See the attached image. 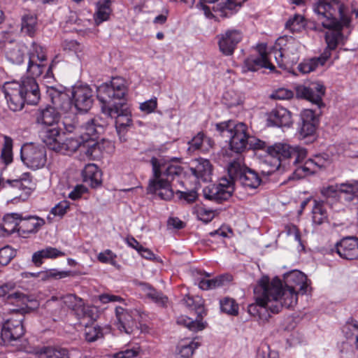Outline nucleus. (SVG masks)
Returning a JSON list of instances; mask_svg holds the SVG:
<instances>
[{"label":"nucleus","mask_w":358,"mask_h":358,"mask_svg":"<svg viewBox=\"0 0 358 358\" xmlns=\"http://www.w3.org/2000/svg\"><path fill=\"white\" fill-rule=\"evenodd\" d=\"M69 351L60 347H45L41 349L38 358H69Z\"/></svg>","instance_id":"43"},{"label":"nucleus","mask_w":358,"mask_h":358,"mask_svg":"<svg viewBox=\"0 0 358 358\" xmlns=\"http://www.w3.org/2000/svg\"><path fill=\"white\" fill-rule=\"evenodd\" d=\"M189 171L191 174L197 179L207 182L210 180L212 166L209 160L200 159L197 161L195 166H191L189 168Z\"/></svg>","instance_id":"31"},{"label":"nucleus","mask_w":358,"mask_h":358,"mask_svg":"<svg viewBox=\"0 0 358 358\" xmlns=\"http://www.w3.org/2000/svg\"><path fill=\"white\" fill-rule=\"evenodd\" d=\"M183 301L188 308L195 311L197 317L194 320L189 317H180L178 320L177 322L180 324H183L193 331L203 330L205 328V324L202 322V320L206 315L203 299L199 296H186L183 299Z\"/></svg>","instance_id":"11"},{"label":"nucleus","mask_w":358,"mask_h":358,"mask_svg":"<svg viewBox=\"0 0 358 358\" xmlns=\"http://www.w3.org/2000/svg\"><path fill=\"white\" fill-rule=\"evenodd\" d=\"M220 310L227 315L236 316L238 314V304L229 297H225L220 301Z\"/></svg>","instance_id":"45"},{"label":"nucleus","mask_w":358,"mask_h":358,"mask_svg":"<svg viewBox=\"0 0 358 358\" xmlns=\"http://www.w3.org/2000/svg\"><path fill=\"white\" fill-rule=\"evenodd\" d=\"M34 77H27L21 83L15 81L8 82L2 86V92L11 110H21L25 103L36 105L38 103L41 94Z\"/></svg>","instance_id":"7"},{"label":"nucleus","mask_w":358,"mask_h":358,"mask_svg":"<svg viewBox=\"0 0 358 358\" xmlns=\"http://www.w3.org/2000/svg\"><path fill=\"white\" fill-rule=\"evenodd\" d=\"M38 29L37 17L34 14H25L21 18V31L33 37Z\"/></svg>","instance_id":"40"},{"label":"nucleus","mask_w":358,"mask_h":358,"mask_svg":"<svg viewBox=\"0 0 358 358\" xmlns=\"http://www.w3.org/2000/svg\"><path fill=\"white\" fill-rule=\"evenodd\" d=\"M87 189L83 185H77L69 192V198L72 200H76L82 196L87 192Z\"/></svg>","instance_id":"64"},{"label":"nucleus","mask_w":358,"mask_h":358,"mask_svg":"<svg viewBox=\"0 0 358 358\" xmlns=\"http://www.w3.org/2000/svg\"><path fill=\"white\" fill-rule=\"evenodd\" d=\"M336 253L343 259L354 260L358 259V238L348 236L343 238L335 245Z\"/></svg>","instance_id":"20"},{"label":"nucleus","mask_w":358,"mask_h":358,"mask_svg":"<svg viewBox=\"0 0 358 358\" xmlns=\"http://www.w3.org/2000/svg\"><path fill=\"white\" fill-rule=\"evenodd\" d=\"M292 52L298 54V45L293 41H290L285 45L284 60H291Z\"/></svg>","instance_id":"63"},{"label":"nucleus","mask_w":358,"mask_h":358,"mask_svg":"<svg viewBox=\"0 0 358 358\" xmlns=\"http://www.w3.org/2000/svg\"><path fill=\"white\" fill-rule=\"evenodd\" d=\"M38 275L43 280H47L50 278L61 279L70 276L71 275V271H60L57 269H49L45 271L40 272Z\"/></svg>","instance_id":"48"},{"label":"nucleus","mask_w":358,"mask_h":358,"mask_svg":"<svg viewBox=\"0 0 358 358\" xmlns=\"http://www.w3.org/2000/svg\"><path fill=\"white\" fill-rule=\"evenodd\" d=\"M220 51L225 56L232 55L243 39V33L235 29L226 30L216 36Z\"/></svg>","instance_id":"14"},{"label":"nucleus","mask_w":358,"mask_h":358,"mask_svg":"<svg viewBox=\"0 0 358 358\" xmlns=\"http://www.w3.org/2000/svg\"><path fill=\"white\" fill-rule=\"evenodd\" d=\"M216 128L223 136H230L229 147L232 151L241 153L248 148L250 136L245 124L228 121L217 124Z\"/></svg>","instance_id":"10"},{"label":"nucleus","mask_w":358,"mask_h":358,"mask_svg":"<svg viewBox=\"0 0 358 358\" xmlns=\"http://www.w3.org/2000/svg\"><path fill=\"white\" fill-rule=\"evenodd\" d=\"M99 117H92L82 124L81 129L85 138H97L98 136L103 132L104 128L101 123Z\"/></svg>","instance_id":"29"},{"label":"nucleus","mask_w":358,"mask_h":358,"mask_svg":"<svg viewBox=\"0 0 358 358\" xmlns=\"http://www.w3.org/2000/svg\"><path fill=\"white\" fill-rule=\"evenodd\" d=\"M15 250L10 246H5L0 249V264L6 266L10 263L15 256Z\"/></svg>","instance_id":"54"},{"label":"nucleus","mask_w":358,"mask_h":358,"mask_svg":"<svg viewBox=\"0 0 358 358\" xmlns=\"http://www.w3.org/2000/svg\"><path fill=\"white\" fill-rule=\"evenodd\" d=\"M343 331L345 334L348 339L355 338V346L358 350V321L348 324L343 327Z\"/></svg>","instance_id":"52"},{"label":"nucleus","mask_w":358,"mask_h":358,"mask_svg":"<svg viewBox=\"0 0 358 358\" xmlns=\"http://www.w3.org/2000/svg\"><path fill=\"white\" fill-rule=\"evenodd\" d=\"M229 179L221 178L217 185H213L203 189L206 199L221 203L229 199L234 191V184L240 185L247 191L257 189L262 182L259 173L238 161H233L228 166Z\"/></svg>","instance_id":"2"},{"label":"nucleus","mask_w":358,"mask_h":358,"mask_svg":"<svg viewBox=\"0 0 358 358\" xmlns=\"http://www.w3.org/2000/svg\"><path fill=\"white\" fill-rule=\"evenodd\" d=\"M313 10L323 27L328 29L325 34L327 51L330 56L343 40L342 29L350 23L348 8L341 0H317L313 4Z\"/></svg>","instance_id":"3"},{"label":"nucleus","mask_w":358,"mask_h":358,"mask_svg":"<svg viewBox=\"0 0 358 358\" xmlns=\"http://www.w3.org/2000/svg\"><path fill=\"white\" fill-rule=\"evenodd\" d=\"M59 112L55 108L48 106L39 110L37 115V122L46 125L47 127L56 126L59 120Z\"/></svg>","instance_id":"32"},{"label":"nucleus","mask_w":358,"mask_h":358,"mask_svg":"<svg viewBox=\"0 0 358 358\" xmlns=\"http://www.w3.org/2000/svg\"><path fill=\"white\" fill-rule=\"evenodd\" d=\"M275 59L278 66L284 70H289L293 65L296 64L299 59V54L296 52H292L291 60H284L285 48H280L278 50H275L273 52Z\"/></svg>","instance_id":"41"},{"label":"nucleus","mask_w":358,"mask_h":358,"mask_svg":"<svg viewBox=\"0 0 358 358\" xmlns=\"http://www.w3.org/2000/svg\"><path fill=\"white\" fill-rule=\"evenodd\" d=\"M341 200L351 201L354 199L355 187L352 184L341 183L338 185Z\"/></svg>","instance_id":"49"},{"label":"nucleus","mask_w":358,"mask_h":358,"mask_svg":"<svg viewBox=\"0 0 358 358\" xmlns=\"http://www.w3.org/2000/svg\"><path fill=\"white\" fill-rule=\"evenodd\" d=\"M294 96V92L286 88H278L274 90L270 95L273 99L285 100L289 99Z\"/></svg>","instance_id":"57"},{"label":"nucleus","mask_w":358,"mask_h":358,"mask_svg":"<svg viewBox=\"0 0 358 358\" xmlns=\"http://www.w3.org/2000/svg\"><path fill=\"white\" fill-rule=\"evenodd\" d=\"M9 287L11 286L8 284L0 286V297H5L6 303L15 304L20 309L12 310L14 313L13 316L8 319L3 324L1 337L4 341L7 342L17 341L24 333L22 324L24 315L21 311L24 310V308H35L38 306L37 301L33 297L20 292H9Z\"/></svg>","instance_id":"4"},{"label":"nucleus","mask_w":358,"mask_h":358,"mask_svg":"<svg viewBox=\"0 0 358 358\" xmlns=\"http://www.w3.org/2000/svg\"><path fill=\"white\" fill-rule=\"evenodd\" d=\"M6 184L10 185L12 187L21 191L22 192L17 196L22 201L28 199L32 190L34 188V184L29 177V173H27L23 175V177L17 180H7L0 179V187H6Z\"/></svg>","instance_id":"22"},{"label":"nucleus","mask_w":358,"mask_h":358,"mask_svg":"<svg viewBox=\"0 0 358 358\" xmlns=\"http://www.w3.org/2000/svg\"><path fill=\"white\" fill-rule=\"evenodd\" d=\"M5 47L6 57L9 62L15 64H20L24 62L27 53V47L24 43L10 41Z\"/></svg>","instance_id":"26"},{"label":"nucleus","mask_w":358,"mask_h":358,"mask_svg":"<svg viewBox=\"0 0 358 358\" xmlns=\"http://www.w3.org/2000/svg\"><path fill=\"white\" fill-rule=\"evenodd\" d=\"M275 280L280 282V285H278L279 290L276 293L278 301L275 305L271 306L273 312H280L283 307L293 308L297 303L298 294H306L309 285L307 276L297 270L285 274L283 282L278 277L274 278L271 282Z\"/></svg>","instance_id":"6"},{"label":"nucleus","mask_w":358,"mask_h":358,"mask_svg":"<svg viewBox=\"0 0 358 358\" xmlns=\"http://www.w3.org/2000/svg\"><path fill=\"white\" fill-rule=\"evenodd\" d=\"M20 215L16 213H8L4 215L3 222L0 224V229L10 235L18 232Z\"/></svg>","instance_id":"38"},{"label":"nucleus","mask_w":358,"mask_h":358,"mask_svg":"<svg viewBox=\"0 0 358 358\" xmlns=\"http://www.w3.org/2000/svg\"><path fill=\"white\" fill-rule=\"evenodd\" d=\"M262 68L274 69L275 66L268 61L267 54L261 52L257 56L251 55L244 61L243 69L246 71H256Z\"/></svg>","instance_id":"27"},{"label":"nucleus","mask_w":358,"mask_h":358,"mask_svg":"<svg viewBox=\"0 0 358 358\" xmlns=\"http://www.w3.org/2000/svg\"><path fill=\"white\" fill-rule=\"evenodd\" d=\"M69 208V202L66 201H62L52 208L51 213H52L54 215L62 217L66 213V210Z\"/></svg>","instance_id":"60"},{"label":"nucleus","mask_w":358,"mask_h":358,"mask_svg":"<svg viewBox=\"0 0 358 358\" xmlns=\"http://www.w3.org/2000/svg\"><path fill=\"white\" fill-rule=\"evenodd\" d=\"M187 152L193 155L196 152H206L213 147V141L206 137L203 132H199L188 142Z\"/></svg>","instance_id":"28"},{"label":"nucleus","mask_w":358,"mask_h":358,"mask_svg":"<svg viewBox=\"0 0 358 358\" xmlns=\"http://www.w3.org/2000/svg\"><path fill=\"white\" fill-rule=\"evenodd\" d=\"M257 358H279L278 353L271 350L266 343H262L257 350Z\"/></svg>","instance_id":"56"},{"label":"nucleus","mask_w":358,"mask_h":358,"mask_svg":"<svg viewBox=\"0 0 358 358\" xmlns=\"http://www.w3.org/2000/svg\"><path fill=\"white\" fill-rule=\"evenodd\" d=\"M279 285L278 280L270 282L268 277L263 276L254 289L255 303L248 306V313L260 320L266 319L267 315H269L268 310L272 313H278L279 312H273L271 306L275 305V302L278 301L276 293L279 290Z\"/></svg>","instance_id":"8"},{"label":"nucleus","mask_w":358,"mask_h":358,"mask_svg":"<svg viewBox=\"0 0 358 358\" xmlns=\"http://www.w3.org/2000/svg\"><path fill=\"white\" fill-rule=\"evenodd\" d=\"M20 157L24 164L34 170L42 168L46 162V152L43 147L31 145L22 148Z\"/></svg>","instance_id":"16"},{"label":"nucleus","mask_w":358,"mask_h":358,"mask_svg":"<svg viewBox=\"0 0 358 358\" xmlns=\"http://www.w3.org/2000/svg\"><path fill=\"white\" fill-rule=\"evenodd\" d=\"M85 326V338L87 342H94L103 337L102 329L99 326L90 327L88 323Z\"/></svg>","instance_id":"47"},{"label":"nucleus","mask_w":358,"mask_h":358,"mask_svg":"<svg viewBox=\"0 0 358 358\" xmlns=\"http://www.w3.org/2000/svg\"><path fill=\"white\" fill-rule=\"evenodd\" d=\"M46 60L47 55L45 48L36 42H33L29 53L27 71L31 76H40L46 69L45 64H44Z\"/></svg>","instance_id":"13"},{"label":"nucleus","mask_w":358,"mask_h":358,"mask_svg":"<svg viewBox=\"0 0 358 358\" xmlns=\"http://www.w3.org/2000/svg\"><path fill=\"white\" fill-rule=\"evenodd\" d=\"M222 102L228 108L236 106L241 103V97L234 91L229 90L225 92L222 96Z\"/></svg>","instance_id":"50"},{"label":"nucleus","mask_w":358,"mask_h":358,"mask_svg":"<svg viewBox=\"0 0 358 358\" xmlns=\"http://www.w3.org/2000/svg\"><path fill=\"white\" fill-rule=\"evenodd\" d=\"M321 193L327 199V202H329V199H331L336 201L341 200L338 185L323 188Z\"/></svg>","instance_id":"55"},{"label":"nucleus","mask_w":358,"mask_h":358,"mask_svg":"<svg viewBox=\"0 0 358 358\" xmlns=\"http://www.w3.org/2000/svg\"><path fill=\"white\" fill-rule=\"evenodd\" d=\"M157 106V99H151L148 100L140 105V109L145 112L146 113H150L153 112Z\"/></svg>","instance_id":"61"},{"label":"nucleus","mask_w":358,"mask_h":358,"mask_svg":"<svg viewBox=\"0 0 358 358\" xmlns=\"http://www.w3.org/2000/svg\"><path fill=\"white\" fill-rule=\"evenodd\" d=\"M319 120L313 110H304L301 114L298 133L301 138H314Z\"/></svg>","instance_id":"19"},{"label":"nucleus","mask_w":358,"mask_h":358,"mask_svg":"<svg viewBox=\"0 0 358 358\" xmlns=\"http://www.w3.org/2000/svg\"><path fill=\"white\" fill-rule=\"evenodd\" d=\"M45 223V220L38 216L22 217L20 215L18 233L22 237H27L31 234L37 233Z\"/></svg>","instance_id":"23"},{"label":"nucleus","mask_w":358,"mask_h":358,"mask_svg":"<svg viewBox=\"0 0 358 358\" xmlns=\"http://www.w3.org/2000/svg\"><path fill=\"white\" fill-rule=\"evenodd\" d=\"M324 94L325 87L320 83H311L308 85L296 87V95L298 98L306 99L319 108L322 105V97Z\"/></svg>","instance_id":"17"},{"label":"nucleus","mask_w":358,"mask_h":358,"mask_svg":"<svg viewBox=\"0 0 358 358\" xmlns=\"http://www.w3.org/2000/svg\"><path fill=\"white\" fill-rule=\"evenodd\" d=\"M312 213L313 222L315 224L321 225L328 220L327 212L324 206L323 201L314 200Z\"/></svg>","instance_id":"42"},{"label":"nucleus","mask_w":358,"mask_h":358,"mask_svg":"<svg viewBox=\"0 0 358 358\" xmlns=\"http://www.w3.org/2000/svg\"><path fill=\"white\" fill-rule=\"evenodd\" d=\"M64 134L57 126L47 127L41 132V138L46 146L56 152L59 143L63 141Z\"/></svg>","instance_id":"24"},{"label":"nucleus","mask_w":358,"mask_h":358,"mask_svg":"<svg viewBox=\"0 0 358 358\" xmlns=\"http://www.w3.org/2000/svg\"><path fill=\"white\" fill-rule=\"evenodd\" d=\"M247 149L258 150H266L269 156L274 160L273 166L278 169L281 165V161L290 159L293 164H300L306 156V150L299 147H292L286 143H276L268 146L263 141L255 136H250Z\"/></svg>","instance_id":"9"},{"label":"nucleus","mask_w":358,"mask_h":358,"mask_svg":"<svg viewBox=\"0 0 358 358\" xmlns=\"http://www.w3.org/2000/svg\"><path fill=\"white\" fill-rule=\"evenodd\" d=\"M198 343L194 341L180 343L177 347L178 353L182 357L189 358L193 355L194 350L198 348Z\"/></svg>","instance_id":"51"},{"label":"nucleus","mask_w":358,"mask_h":358,"mask_svg":"<svg viewBox=\"0 0 358 358\" xmlns=\"http://www.w3.org/2000/svg\"><path fill=\"white\" fill-rule=\"evenodd\" d=\"M97 138H85L83 136L81 153H84L88 158H94L98 157L100 152V145L96 141Z\"/></svg>","instance_id":"39"},{"label":"nucleus","mask_w":358,"mask_h":358,"mask_svg":"<svg viewBox=\"0 0 358 358\" xmlns=\"http://www.w3.org/2000/svg\"><path fill=\"white\" fill-rule=\"evenodd\" d=\"M267 121L270 126L289 127L292 123V114L283 107H276L268 114Z\"/></svg>","instance_id":"25"},{"label":"nucleus","mask_w":358,"mask_h":358,"mask_svg":"<svg viewBox=\"0 0 358 358\" xmlns=\"http://www.w3.org/2000/svg\"><path fill=\"white\" fill-rule=\"evenodd\" d=\"M64 256L65 253L56 248L47 247L34 252L32 255V262L36 266H39L43 263V259H55Z\"/></svg>","instance_id":"36"},{"label":"nucleus","mask_w":358,"mask_h":358,"mask_svg":"<svg viewBox=\"0 0 358 358\" xmlns=\"http://www.w3.org/2000/svg\"><path fill=\"white\" fill-rule=\"evenodd\" d=\"M152 167L153 179L150 180L147 190L148 193L156 194L162 199L170 200L174 192L171 182L182 173L183 169L173 162L165 161L153 157L150 159Z\"/></svg>","instance_id":"5"},{"label":"nucleus","mask_w":358,"mask_h":358,"mask_svg":"<svg viewBox=\"0 0 358 358\" xmlns=\"http://www.w3.org/2000/svg\"><path fill=\"white\" fill-rule=\"evenodd\" d=\"M116 255L110 250H106L105 251L100 252L98 256V260L101 263H110L112 264Z\"/></svg>","instance_id":"62"},{"label":"nucleus","mask_w":358,"mask_h":358,"mask_svg":"<svg viewBox=\"0 0 358 358\" xmlns=\"http://www.w3.org/2000/svg\"><path fill=\"white\" fill-rule=\"evenodd\" d=\"M176 194L178 195L179 200L182 203H192L198 198V194L195 189L188 191L177 190Z\"/></svg>","instance_id":"53"},{"label":"nucleus","mask_w":358,"mask_h":358,"mask_svg":"<svg viewBox=\"0 0 358 358\" xmlns=\"http://www.w3.org/2000/svg\"><path fill=\"white\" fill-rule=\"evenodd\" d=\"M196 215L199 220L205 223H208L213 220L214 217V213L213 210H207L203 208H199L196 210Z\"/></svg>","instance_id":"59"},{"label":"nucleus","mask_w":358,"mask_h":358,"mask_svg":"<svg viewBox=\"0 0 358 358\" xmlns=\"http://www.w3.org/2000/svg\"><path fill=\"white\" fill-rule=\"evenodd\" d=\"M83 136L79 138H66L59 143L56 152L70 155L77 150L80 152Z\"/></svg>","instance_id":"35"},{"label":"nucleus","mask_w":358,"mask_h":358,"mask_svg":"<svg viewBox=\"0 0 358 358\" xmlns=\"http://www.w3.org/2000/svg\"><path fill=\"white\" fill-rule=\"evenodd\" d=\"M232 280V276L229 274H223L211 279V289L225 285L227 282Z\"/></svg>","instance_id":"58"},{"label":"nucleus","mask_w":358,"mask_h":358,"mask_svg":"<svg viewBox=\"0 0 358 358\" xmlns=\"http://www.w3.org/2000/svg\"><path fill=\"white\" fill-rule=\"evenodd\" d=\"M329 58L330 54L326 51L319 57H313L301 62L297 69L302 73H308L315 71L319 66H323Z\"/></svg>","instance_id":"33"},{"label":"nucleus","mask_w":358,"mask_h":358,"mask_svg":"<svg viewBox=\"0 0 358 358\" xmlns=\"http://www.w3.org/2000/svg\"><path fill=\"white\" fill-rule=\"evenodd\" d=\"M46 93L50 98L53 108L61 113H67L71 108V100L63 86L48 87Z\"/></svg>","instance_id":"18"},{"label":"nucleus","mask_w":358,"mask_h":358,"mask_svg":"<svg viewBox=\"0 0 358 358\" xmlns=\"http://www.w3.org/2000/svg\"><path fill=\"white\" fill-rule=\"evenodd\" d=\"M101 171L94 164L86 165L82 171L83 181L96 187L101 183Z\"/></svg>","instance_id":"34"},{"label":"nucleus","mask_w":358,"mask_h":358,"mask_svg":"<svg viewBox=\"0 0 358 358\" xmlns=\"http://www.w3.org/2000/svg\"><path fill=\"white\" fill-rule=\"evenodd\" d=\"M72 101L77 110L87 113L94 103L93 90L88 85H76L72 90Z\"/></svg>","instance_id":"15"},{"label":"nucleus","mask_w":358,"mask_h":358,"mask_svg":"<svg viewBox=\"0 0 358 358\" xmlns=\"http://www.w3.org/2000/svg\"><path fill=\"white\" fill-rule=\"evenodd\" d=\"M13 139L8 136H3V143L1 151L0 159L6 166L10 164L13 159Z\"/></svg>","instance_id":"44"},{"label":"nucleus","mask_w":358,"mask_h":358,"mask_svg":"<svg viewBox=\"0 0 358 358\" xmlns=\"http://www.w3.org/2000/svg\"><path fill=\"white\" fill-rule=\"evenodd\" d=\"M127 93L126 81L121 77L113 78L109 83L97 87L96 97L102 103V113L115 119V128L121 142L127 141L126 134L132 126L131 112L122 100Z\"/></svg>","instance_id":"1"},{"label":"nucleus","mask_w":358,"mask_h":358,"mask_svg":"<svg viewBox=\"0 0 358 358\" xmlns=\"http://www.w3.org/2000/svg\"><path fill=\"white\" fill-rule=\"evenodd\" d=\"M64 303L78 320L87 319L89 322H93L98 317L97 310L94 306L85 305L81 298L74 294L65 296Z\"/></svg>","instance_id":"12"},{"label":"nucleus","mask_w":358,"mask_h":358,"mask_svg":"<svg viewBox=\"0 0 358 358\" xmlns=\"http://www.w3.org/2000/svg\"><path fill=\"white\" fill-rule=\"evenodd\" d=\"M323 166L317 162L313 158L307 159L303 164H299L293 172V179H300L308 176L315 174L317 171L324 169Z\"/></svg>","instance_id":"30"},{"label":"nucleus","mask_w":358,"mask_h":358,"mask_svg":"<svg viewBox=\"0 0 358 358\" xmlns=\"http://www.w3.org/2000/svg\"><path fill=\"white\" fill-rule=\"evenodd\" d=\"M138 285L141 287L142 290L145 292L149 299L160 306H166L169 299L162 292L156 290L150 284L146 282H138Z\"/></svg>","instance_id":"37"},{"label":"nucleus","mask_w":358,"mask_h":358,"mask_svg":"<svg viewBox=\"0 0 358 358\" xmlns=\"http://www.w3.org/2000/svg\"><path fill=\"white\" fill-rule=\"evenodd\" d=\"M109 2L107 0L104 3H99L97 5V10L94 14V20L97 25L108 20L111 13Z\"/></svg>","instance_id":"46"},{"label":"nucleus","mask_w":358,"mask_h":358,"mask_svg":"<svg viewBox=\"0 0 358 358\" xmlns=\"http://www.w3.org/2000/svg\"><path fill=\"white\" fill-rule=\"evenodd\" d=\"M115 314L118 320L117 327L121 331L130 334L134 327H137L135 322V317L138 314L137 310H128L118 306L115 308Z\"/></svg>","instance_id":"21"}]
</instances>
